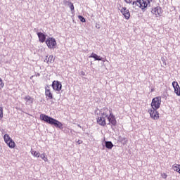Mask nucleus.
Returning <instances> with one entry per match:
<instances>
[{
  "label": "nucleus",
  "instance_id": "6e6552de",
  "mask_svg": "<svg viewBox=\"0 0 180 180\" xmlns=\"http://www.w3.org/2000/svg\"><path fill=\"white\" fill-rule=\"evenodd\" d=\"M120 11L122 15H123V16H124V18L127 20H129L130 19V11H129V9H127V8L122 7L121 8H120Z\"/></svg>",
  "mask_w": 180,
  "mask_h": 180
},
{
  "label": "nucleus",
  "instance_id": "2eb2a0df",
  "mask_svg": "<svg viewBox=\"0 0 180 180\" xmlns=\"http://www.w3.org/2000/svg\"><path fill=\"white\" fill-rule=\"evenodd\" d=\"M37 36L40 43H44L46 41V34L43 32H37Z\"/></svg>",
  "mask_w": 180,
  "mask_h": 180
},
{
  "label": "nucleus",
  "instance_id": "f257e3e1",
  "mask_svg": "<svg viewBox=\"0 0 180 180\" xmlns=\"http://www.w3.org/2000/svg\"><path fill=\"white\" fill-rule=\"evenodd\" d=\"M40 119L46 123H49V124L55 126V127H58V129H63V123L54 118L49 117V115H46L45 114H41Z\"/></svg>",
  "mask_w": 180,
  "mask_h": 180
},
{
  "label": "nucleus",
  "instance_id": "7ed1b4c3",
  "mask_svg": "<svg viewBox=\"0 0 180 180\" xmlns=\"http://www.w3.org/2000/svg\"><path fill=\"white\" fill-rule=\"evenodd\" d=\"M161 106V96L155 97L153 98L151 102L152 109H160Z\"/></svg>",
  "mask_w": 180,
  "mask_h": 180
},
{
  "label": "nucleus",
  "instance_id": "a878e982",
  "mask_svg": "<svg viewBox=\"0 0 180 180\" xmlns=\"http://www.w3.org/2000/svg\"><path fill=\"white\" fill-rule=\"evenodd\" d=\"M124 2L128 4L129 5L130 4L133 5V2H134V1H133V0H124Z\"/></svg>",
  "mask_w": 180,
  "mask_h": 180
},
{
  "label": "nucleus",
  "instance_id": "5701e85b",
  "mask_svg": "<svg viewBox=\"0 0 180 180\" xmlns=\"http://www.w3.org/2000/svg\"><path fill=\"white\" fill-rule=\"evenodd\" d=\"M4 119V108L0 106V120Z\"/></svg>",
  "mask_w": 180,
  "mask_h": 180
},
{
  "label": "nucleus",
  "instance_id": "393cba45",
  "mask_svg": "<svg viewBox=\"0 0 180 180\" xmlns=\"http://www.w3.org/2000/svg\"><path fill=\"white\" fill-rule=\"evenodd\" d=\"M69 5H70V11L72 12H74V10H75V8H74V4L71 2L69 3Z\"/></svg>",
  "mask_w": 180,
  "mask_h": 180
},
{
  "label": "nucleus",
  "instance_id": "b1692460",
  "mask_svg": "<svg viewBox=\"0 0 180 180\" xmlns=\"http://www.w3.org/2000/svg\"><path fill=\"white\" fill-rule=\"evenodd\" d=\"M78 19H79V20H81L83 23H85L86 22L85 18L82 17V15H78Z\"/></svg>",
  "mask_w": 180,
  "mask_h": 180
},
{
  "label": "nucleus",
  "instance_id": "1a4fd4ad",
  "mask_svg": "<svg viewBox=\"0 0 180 180\" xmlns=\"http://www.w3.org/2000/svg\"><path fill=\"white\" fill-rule=\"evenodd\" d=\"M97 124H99V126H103V127H105L106 126V117L101 116L98 117L96 119Z\"/></svg>",
  "mask_w": 180,
  "mask_h": 180
},
{
  "label": "nucleus",
  "instance_id": "f03ea898",
  "mask_svg": "<svg viewBox=\"0 0 180 180\" xmlns=\"http://www.w3.org/2000/svg\"><path fill=\"white\" fill-rule=\"evenodd\" d=\"M153 2V0H135L133 5L138 6L140 9L144 10Z\"/></svg>",
  "mask_w": 180,
  "mask_h": 180
},
{
  "label": "nucleus",
  "instance_id": "7c9ffc66",
  "mask_svg": "<svg viewBox=\"0 0 180 180\" xmlns=\"http://www.w3.org/2000/svg\"><path fill=\"white\" fill-rule=\"evenodd\" d=\"M124 140H126V143L127 142V139H126V138H124Z\"/></svg>",
  "mask_w": 180,
  "mask_h": 180
},
{
  "label": "nucleus",
  "instance_id": "c85d7f7f",
  "mask_svg": "<svg viewBox=\"0 0 180 180\" xmlns=\"http://www.w3.org/2000/svg\"><path fill=\"white\" fill-rule=\"evenodd\" d=\"M77 143H78V144H82V141H81V140H78L77 141Z\"/></svg>",
  "mask_w": 180,
  "mask_h": 180
},
{
  "label": "nucleus",
  "instance_id": "4be33fe9",
  "mask_svg": "<svg viewBox=\"0 0 180 180\" xmlns=\"http://www.w3.org/2000/svg\"><path fill=\"white\" fill-rule=\"evenodd\" d=\"M41 158L43 160V161H44L45 162H49V158H47V156L46 155V153H42L40 155Z\"/></svg>",
  "mask_w": 180,
  "mask_h": 180
},
{
  "label": "nucleus",
  "instance_id": "bb28decb",
  "mask_svg": "<svg viewBox=\"0 0 180 180\" xmlns=\"http://www.w3.org/2000/svg\"><path fill=\"white\" fill-rule=\"evenodd\" d=\"M5 84H4V82L2 81V79L0 78V89H1L2 88H4Z\"/></svg>",
  "mask_w": 180,
  "mask_h": 180
},
{
  "label": "nucleus",
  "instance_id": "0eeeda50",
  "mask_svg": "<svg viewBox=\"0 0 180 180\" xmlns=\"http://www.w3.org/2000/svg\"><path fill=\"white\" fill-rule=\"evenodd\" d=\"M157 110V109L150 108L148 111L150 117L153 119V120H158L160 119V112Z\"/></svg>",
  "mask_w": 180,
  "mask_h": 180
},
{
  "label": "nucleus",
  "instance_id": "9b49d317",
  "mask_svg": "<svg viewBox=\"0 0 180 180\" xmlns=\"http://www.w3.org/2000/svg\"><path fill=\"white\" fill-rule=\"evenodd\" d=\"M172 86L174 89V93L176 94V95H177V96H180V86L178 84V82H173Z\"/></svg>",
  "mask_w": 180,
  "mask_h": 180
},
{
  "label": "nucleus",
  "instance_id": "412c9836",
  "mask_svg": "<svg viewBox=\"0 0 180 180\" xmlns=\"http://www.w3.org/2000/svg\"><path fill=\"white\" fill-rule=\"evenodd\" d=\"M31 154L34 156L36 157L37 158H39L40 157V153L36 151V150H32Z\"/></svg>",
  "mask_w": 180,
  "mask_h": 180
},
{
  "label": "nucleus",
  "instance_id": "cd10ccee",
  "mask_svg": "<svg viewBox=\"0 0 180 180\" xmlns=\"http://www.w3.org/2000/svg\"><path fill=\"white\" fill-rule=\"evenodd\" d=\"M162 178H163V179H167V177L168 176L165 173H162L161 174Z\"/></svg>",
  "mask_w": 180,
  "mask_h": 180
},
{
  "label": "nucleus",
  "instance_id": "39448f33",
  "mask_svg": "<svg viewBox=\"0 0 180 180\" xmlns=\"http://www.w3.org/2000/svg\"><path fill=\"white\" fill-rule=\"evenodd\" d=\"M164 11L162 8L160 6L153 7L151 10L152 15H154L155 18H161L162 16V13Z\"/></svg>",
  "mask_w": 180,
  "mask_h": 180
},
{
  "label": "nucleus",
  "instance_id": "aec40b11",
  "mask_svg": "<svg viewBox=\"0 0 180 180\" xmlns=\"http://www.w3.org/2000/svg\"><path fill=\"white\" fill-rule=\"evenodd\" d=\"M25 101H27V102H30V103H33V98H32L30 96H26L25 98H24Z\"/></svg>",
  "mask_w": 180,
  "mask_h": 180
},
{
  "label": "nucleus",
  "instance_id": "c756f323",
  "mask_svg": "<svg viewBox=\"0 0 180 180\" xmlns=\"http://www.w3.org/2000/svg\"><path fill=\"white\" fill-rule=\"evenodd\" d=\"M82 75H85V72H82Z\"/></svg>",
  "mask_w": 180,
  "mask_h": 180
},
{
  "label": "nucleus",
  "instance_id": "f3484780",
  "mask_svg": "<svg viewBox=\"0 0 180 180\" xmlns=\"http://www.w3.org/2000/svg\"><path fill=\"white\" fill-rule=\"evenodd\" d=\"M89 57L91 58H94L96 61H101L102 60V58H101V56H97L96 53H92Z\"/></svg>",
  "mask_w": 180,
  "mask_h": 180
},
{
  "label": "nucleus",
  "instance_id": "dca6fc26",
  "mask_svg": "<svg viewBox=\"0 0 180 180\" xmlns=\"http://www.w3.org/2000/svg\"><path fill=\"white\" fill-rule=\"evenodd\" d=\"M44 61L45 63H47V64H53V62L54 61V56L53 55L46 56Z\"/></svg>",
  "mask_w": 180,
  "mask_h": 180
},
{
  "label": "nucleus",
  "instance_id": "20e7f679",
  "mask_svg": "<svg viewBox=\"0 0 180 180\" xmlns=\"http://www.w3.org/2000/svg\"><path fill=\"white\" fill-rule=\"evenodd\" d=\"M4 139L6 144H7L9 148H15V147H16V143H15V141H13L9 134H5Z\"/></svg>",
  "mask_w": 180,
  "mask_h": 180
},
{
  "label": "nucleus",
  "instance_id": "6ab92c4d",
  "mask_svg": "<svg viewBox=\"0 0 180 180\" xmlns=\"http://www.w3.org/2000/svg\"><path fill=\"white\" fill-rule=\"evenodd\" d=\"M172 167L174 171H176V172L180 174V165H174Z\"/></svg>",
  "mask_w": 180,
  "mask_h": 180
},
{
  "label": "nucleus",
  "instance_id": "a211bd4d",
  "mask_svg": "<svg viewBox=\"0 0 180 180\" xmlns=\"http://www.w3.org/2000/svg\"><path fill=\"white\" fill-rule=\"evenodd\" d=\"M105 147L109 150H112V148H113V143H112L110 141H107L105 142Z\"/></svg>",
  "mask_w": 180,
  "mask_h": 180
},
{
  "label": "nucleus",
  "instance_id": "f8f14e48",
  "mask_svg": "<svg viewBox=\"0 0 180 180\" xmlns=\"http://www.w3.org/2000/svg\"><path fill=\"white\" fill-rule=\"evenodd\" d=\"M110 114H112V111L110 110H109V108H104L102 110H101V116H103V117H109V116H110Z\"/></svg>",
  "mask_w": 180,
  "mask_h": 180
},
{
  "label": "nucleus",
  "instance_id": "9d476101",
  "mask_svg": "<svg viewBox=\"0 0 180 180\" xmlns=\"http://www.w3.org/2000/svg\"><path fill=\"white\" fill-rule=\"evenodd\" d=\"M52 88L54 91H60L61 88H63V85L61 84V82L58 81H53L52 83Z\"/></svg>",
  "mask_w": 180,
  "mask_h": 180
},
{
  "label": "nucleus",
  "instance_id": "4468645a",
  "mask_svg": "<svg viewBox=\"0 0 180 180\" xmlns=\"http://www.w3.org/2000/svg\"><path fill=\"white\" fill-rule=\"evenodd\" d=\"M45 96L46 99H53V93H51V89L49 86L45 88Z\"/></svg>",
  "mask_w": 180,
  "mask_h": 180
},
{
  "label": "nucleus",
  "instance_id": "423d86ee",
  "mask_svg": "<svg viewBox=\"0 0 180 180\" xmlns=\"http://www.w3.org/2000/svg\"><path fill=\"white\" fill-rule=\"evenodd\" d=\"M46 44L48 49H53L57 46V41L53 37H49L46 40Z\"/></svg>",
  "mask_w": 180,
  "mask_h": 180
},
{
  "label": "nucleus",
  "instance_id": "ddd939ff",
  "mask_svg": "<svg viewBox=\"0 0 180 180\" xmlns=\"http://www.w3.org/2000/svg\"><path fill=\"white\" fill-rule=\"evenodd\" d=\"M107 119L109 123L112 126H116V124H117V121H116V117H115L113 113L110 114V115H109Z\"/></svg>",
  "mask_w": 180,
  "mask_h": 180
},
{
  "label": "nucleus",
  "instance_id": "2f4dec72",
  "mask_svg": "<svg viewBox=\"0 0 180 180\" xmlns=\"http://www.w3.org/2000/svg\"><path fill=\"white\" fill-rule=\"evenodd\" d=\"M68 2V1H64L65 4H67Z\"/></svg>",
  "mask_w": 180,
  "mask_h": 180
}]
</instances>
